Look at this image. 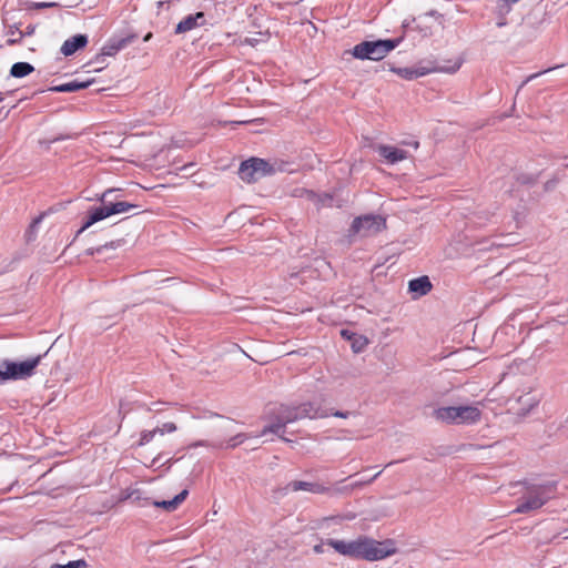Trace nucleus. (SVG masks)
<instances>
[{
  "instance_id": "obj_1",
  "label": "nucleus",
  "mask_w": 568,
  "mask_h": 568,
  "mask_svg": "<svg viewBox=\"0 0 568 568\" xmlns=\"http://www.w3.org/2000/svg\"><path fill=\"white\" fill-rule=\"evenodd\" d=\"M116 190L109 189L103 192L101 196V201L103 205L98 207H92L88 211L87 220L84 221L81 229L77 232L75 236H79L87 229L92 226L93 224L111 216L114 214H121L130 211L131 209H136L135 204H131L129 202L119 201V202H109L108 199L114 193Z\"/></svg>"
},
{
  "instance_id": "obj_2",
  "label": "nucleus",
  "mask_w": 568,
  "mask_h": 568,
  "mask_svg": "<svg viewBox=\"0 0 568 568\" xmlns=\"http://www.w3.org/2000/svg\"><path fill=\"white\" fill-rule=\"evenodd\" d=\"M433 415L448 425H474L481 418V412L476 405L438 407Z\"/></svg>"
},
{
  "instance_id": "obj_3",
  "label": "nucleus",
  "mask_w": 568,
  "mask_h": 568,
  "mask_svg": "<svg viewBox=\"0 0 568 568\" xmlns=\"http://www.w3.org/2000/svg\"><path fill=\"white\" fill-rule=\"evenodd\" d=\"M45 355L47 353L40 354L22 362L10 359L0 361V384L7 381H20L33 376L36 368Z\"/></svg>"
},
{
  "instance_id": "obj_4",
  "label": "nucleus",
  "mask_w": 568,
  "mask_h": 568,
  "mask_svg": "<svg viewBox=\"0 0 568 568\" xmlns=\"http://www.w3.org/2000/svg\"><path fill=\"white\" fill-rule=\"evenodd\" d=\"M400 42V38L363 41L353 48V55L359 60L379 61L396 49Z\"/></svg>"
},
{
  "instance_id": "obj_5",
  "label": "nucleus",
  "mask_w": 568,
  "mask_h": 568,
  "mask_svg": "<svg viewBox=\"0 0 568 568\" xmlns=\"http://www.w3.org/2000/svg\"><path fill=\"white\" fill-rule=\"evenodd\" d=\"M554 493L550 484L528 486L525 494L518 499L517 507L513 510L516 514H526L541 508Z\"/></svg>"
},
{
  "instance_id": "obj_6",
  "label": "nucleus",
  "mask_w": 568,
  "mask_h": 568,
  "mask_svg": "<svg viewBox=\"0 0 568 568\" xmlns=\"http://www.w3.org/2000/svg\"><path fill=\"white\" fill-rule=\"evenodd\" d=\"M274 173L273 165L260 158H251L243 161L239 168V176L242 181L252 183Z\"/></svg>"
},
{
  "instance_id": "obj_7",
  "label": "nucleus",
  "mask_w": 568,
  "mask_h": 568,
  "mask_svg": "<svg viewBox=\"0 0 568 568\" xmlns=\"http://www.w3.org/2000/svg\"><path fill=\"white\" fill-rule=\"evenodd\" d=\"M386 227V220L381 215L367 214L353 220L349 227V236H369Z\"/></svg>"
},
{
  "instance_id": "obj_8",
  "label": "nucleus",
  "mask_w": 568,
  "mask_h": 568,
  "mask_svg": "<svg viewBox=\"0 0 568 568\" xmlns=\"http://www.w3.org/2000/svg\"><path fill=\"white\" fill-rule=\"evenodd\" d=\"M463 64L462 59H456L454 62L445 65H436L433 69L427 68H400L397 70V74L405 80H415L417 78L429 74L430 72H443L453 74L457 72Z\"/></svg>"
},
{
  "instance_id": "obj_9",
  "label": "nucleus",
  "mask_w": 568,
  "mask_h": 568,
  "mask_svg": "<svg viewBox=\"0 0 568 568\" xmlns=\"http://www.w3.org/2000/svg\"><path fill=\"white\" fill-rule=\"evenodd\" d=\"M287 410L286 422H296L303 418H324L328 416V412L321 407L317 403H303L300 406L288 407L285 406Z\"/></svg>"
},
{
  "instance_id": "obj_10",
  "label": "nucleus",
  "mask_w": 568,
  "mask_h": 568,
  "mask_svg": "<svg viewBox=\"0 0 568 568\" xmlns=\"http://www.w3.org/2000/svg\"><path fill=\"white\" fill-rule=\"evenodd\" d=\"M395 552L394 548H388L384 542L368 538H362L359 559L376 561L384 559Z\"/></svg>"
},
{
  "instance_id": "obj_11",
  "label": "nucleus",
  "mask_w": 568,
  "mask_h": 568,
  "mask_svg": "<svg viewBox=\"0 0 568 568\" xmlns=\"http://www.w3.org/2000/svg\"><path fill=\"white\" fill-rule=\"evenodd\" d=\"M187 495H189V490L183 489L181 493L175 495L170 500L158 501V500H151L148 497H145V498H140V496L134 497V493L129 495L128 498H132L134 501L138 503L139 506H142V507L154 506V507L163 508L168 513H171V511H174L175 509H178V507L186 499Z\"/></svg>"
},
{
  "instance_id": "obj_12",
  "label": "nucleus",
  "mask_w": 568,
  "mask_h": 568,
  "mask_svg": "<svg viewBox=\"0 0 568 568\" xmlns=\"http://www.w3.org/2000/svg\"><path fill=\"white\" fill-rule=\"evenodd\" d=\"M308 491L315 495H328L332 496V486H327L321 483H312L304 480H293L285 487L278 489L281 495H286L288 491Z\"/></svg>"
},
{
  "instance_id": "obj_13",
  "label": "nucleus",
  "mask_w": 568,
  "mask_h": 568,
  "mask_svg": "<svg viewBox=\"0 0 568 568\" xmlns=\"http://www.w3.org/2000/svg\"><path fill=\"white\" fill-rule=\"evenodd\" d=\"M361 544L362 538L351 541L338 539H329L327 541V545L331 546L338 554L357 559H359L361 556Z\"/></svg>"
},
{
  "instance_id": "obj_14",
  "label": "nucleus",
  "mask_w": 568,
  "mask_h": 568,
  "mask_svg": "<svg viewBox=\"0 0 568 568\" xmlns=\"http://www.w3.org/2000/svg\"><path fill=\"white\" fill-rule=\"evenodd\" d=\"M134 39V36H128L120 39H111L101 49V53L97 55V60L100 61L102 57H114L119 51L129 45Z\"/></svg>"
},
{
  "instance_id": "obj_15",
  "label": "nucleus",
  "mask_w": 568,
  "mask_h": 568,
  "mask_svg": "<svg viewBox=\"0 0 568 568\" xmlns=\"http://www.w3.org/2000/svg\"><path fill=\"white\" fill-rule=\"evenodd\" d=\"M286 417H287V410L285 409V407H282L278 416L276 417V420L273 422L272 424L265 426L261 432V436H265L266 434L272 433V434L277 435L281 439H283L285 442H290L287 438H285L283 436V434L285 432V426L287 424L292 423V422H286Z\"/></svg>"
},
{
  "instance_id": "obj_16",
  "label": "nucleus",
  "mask_w": 568,
  "mask_h": 568,
  "mask_svg": "<svg viewBox=\"0 0 568 568\" xmlns=\"http://www.w3.org/2000/svg\"><path fill=\"white\" fill-rule=\"evenodd\" d=\"M88 36L85 34H75L73 37L68 38L63 44L61 45L60 52L64 57H70L74 54L78 50L84 48L88 44Z\"/></svg>"
},
{
  "instance_id": "obj_17",
  "label": "nucleus",
  "mask_w": 568,
  "mask_h": 568,
  "mask_svg": "<svg viewBox=\"0 0 568 568\" xmlns=\"http://www.w3.org/2000/svg\"><path fill=\"white\" fill-rule=\"evenodd\" d=\"M432 288L433 284L429 277L426 275L413 278L408 282V290L413 294L414 298H418L428 294Z\"/></svg>"
},
{
  "instance_id": "obj_18",
  "label": "nucleus",
  "mask_w": 568,
  "mask_h": 568,
  "mask_svg": "<svg viewBox=\"0 0 568 568\" xmlns=\"http://www.w3.org/2000/svg\"><path fill=\"white\" fill-rule=\"evenodd\" d=\"M377 152L389 164H395L397 162H400V161L407 159V156H408L407 151L392 146V145H385V144L379 145L377 148Z\"/></svg>"
},
{
  "instance_id": "obj_19",
  "label": "nucleus",
  "mask_w": 568,
  "mask_h": 568,
  "mask_svg": "<svg viewBox=\"0 0 568 568\" xmlns=\"http://www.w3.org/2000/svg\"><path fill=\"white\" fill-rule=\"evenodd\" d=\"M381 474H382V471H378L377 474H375L369 479H362V480L352 481L348 485L332 486V488H333L332 496L348 495L353 490L359 489V488H362V487L373 483Z\"/></svg>"
},
{
  "instance_id": "obj_20",
  "label": "nucleus",
  "mask_w": 568,
  "mask_h": 568,
  "mask_svg": "<svg viewBox=\"0 0 568 568\" xmlns=\"http://www.w3.org/2000/svg\"><path fill=\"white\" fill-rule=\"evenodd\" d=\"M92 82H93L92 80H88V81L73 80V81H70V82H67V83H62V84H58V85L51 87L49 89V91H52V92H75V91L89 88Z\"/></svg>"
},
{
  "instance_id": "obj_21",
  "label": "nucleus",
  "mask_w": 568,
  "mask_h": 568,
  "mask_svg": "<svg viewBox=\"0 0 568 568\" xmlns=\"http://www.w3.org/2000/svg\"><path fill=\"white\" fill-rule=\"evenodd\" d=\"M203 18H204L203 12H197L195 14L186 16L184 19H182L178 23V26L175 28V33H185L187 31L193 30L194 28H196L199 26L197 21Z\"/></svg>"
},
{
  "instance_id": "obj_22",
  "label": "nucleus",
  "mask_w": 568,
  "mask_h": 568,
  "mask_svg": "<svg viewBox=\"0 0 568 568\" xmlns=\"http://www.w3.org/2000/svg\"><path fill=\"white\" fill-rule=\"evenodd\" d=\"M34 68L29 62H16L10 69V75L13 78H24L32 73Z\"/></svg>"
},
{
  "instance_id": "obj_23",
  "label": "nucleus",
  "mask_w": 568,
  "mask_h": 568,
  "mask_svg": "<svg viewBox=\"0 0 568 568\" xmlns=\"http://www.w3.org/2000/svg\"><path fill=\"white\" fill-rule=\"evenodd\" d=\"M247 438V436L245 434H237L233 437H231L225 444H220V447L221 448H234L239 445H241L242 443H244V440Z\"/></svg>"
},
{
  "instance_id": "obj_24",
  "label": "nucleus",
  "mask_w": 568,
  "mask_h": 568,
  "mask_svg": "<svg viewBox=\"0 0 568 568\" xmlns=\"http://www.w3.org/2000/svg\"><path fill=\"white\" fill-rule=\"evenodd\" d=\"M156 434L158 430H155V428L152 430H143L140 436L139 446H144L149 444Z\"/></svg>"
},
{
  "instance_id": "obj_25",
  "label": "nucleus",
  "mask_w": 568,
  "mask_h": 568,
  "mask_svg": "<svg viewBox=\"0 0 568 568\" xmlns=\"http://www.w3.org/2000/svg\"><path fill=\"white\" fill-rule=\"evenodd\" d=\"M155 430H158V434L160 435L174 433L176 430V425L174 423L168 422L164 423L161 427H156Z\"/></svg>"
},
{
  "instance_id": "obj_26",
  "label": "nucleus",
  "mask_w": 568,
  "mask_h": 568,
  "mask_svg": "<svg viewBox=\"0 0 568 568\" xmlns=\"http://www.w3.org/2000/svg\"><path fill=\"white\" fill-rule=\"evenodd\" d=\"M114 247H115L114 242H111V243H108V244H104V245H101L98 247H90L85 251V254L92 256L94 254L101 253L104 248H114Z\"/></svg>"
},
{
  "instance_id": "obj_27",
  "label": "nucleus",
  "mask_w": 568,
  "mask_h": 568,
  "mask_svg": "<svg viewBox=\"0 0 568 568\" xmlns=\"http://www.w3.org/2000/svg\"><path fill=\"white\" fill-rule=\"evenodd\" d=\"M88 566L84 559L71 560L64 565V568H85Z\"/></svg>"
},
{
  "instance_id": "obj_28",
  "label": "nucleus",
  "mask_w": 568,
  "mask_h": 568,
  "mask_svg": "<svg viewBox=\"0 0 568 568\" xmlns=\"http://www.w3.org/2000/svg\"><path fill=\"white\" fill-rule=\"evenodd\" d=\"M58 6L55 2H36L34 8L37 9H44V8H52Z\"/></svg>"
},
{
  "instance_id": "obj_29",
  "label": "nucleus",
  "mask_w": 568,
  "mask_h": 568,
  "mask_svg": "<svg viewBox=\"0 0 568 568\" xmlns=\"http://www.w3.org/2000/svg\"><path fill=\"white\" fill-rule=\"evenodd\" d=\"M329 415H333V416L339 417V418H347L351 415V413L349 412L335 410V412L328 413V416Z\"/></svg>"
},
{
  "instance_id": "obj_30",
  "label": "nucleus",
  "mask_w": 568,
  "mask_h": 568,
  "mask_svg": "<svg viewBox=\"0 0 568 568\" xmlns=\"http://www.w3.org/2000/svg\"><path fill=\"white\" fill-rule=\"evenodd\" d=\"M332 196L328 194H324L322 197L318 199V201L322 203V205H326L329 202H332Z\"/></svg>"
},
{
  "instance_id": "obj_31",
  "label": "nucleus",
  "mask_w": 568,
  "mask_h": 568,
  "mask_svg": "<svg viewBox=\"0 0 568 568\" xmlns=\"http://www.w3.org/2000/svg\"><path fill=\"white\" fill-rule=\"evenodd\" d=\"M549 70H550V69L545 70V71H542V73L548 72ZM540 74H541V72L534 73V74L529 75V77L526 79V81L524 82V84H526V83H528L529 81H531V80L536 79V78H537V77H539Z\"/></svg>"
},
{
  "instance_id": "obj_32",
  "label": "nucleus",
  "mask_w": 568,
  "mask_h": 568,
  "mask_svg": "<svg viewBox=\"0 0 568 568\" xmlns=\"http://www.w3.org/2000/svg\"><path fill=\"white\" fill-rule=\"evenodd\" d=\"M42 221V216H38L37 219L33 220L32 224L30 225V229H36Z\"/></svg>"
},
{
  "instance_id": "obj_33",
  "label": "nucleus",
  "mask_w": 568,
  "mask_h": 568,
  "mask_svg": "<svg viewBox=\"0 0 568 568\" xmlns=\"http://www.w3.org/2000/svg\"><path fill=\"white\" fill-rule=\"evenodd\" d=\"M33 32H34V27L33 26H28L27 30L24 32V36H31V34H33Z\"/></svg>"
},
{
  "instance_id": "obj_34",
  "label": "nucleus",
  "mask_w": 568,
  "mask_h": 568,
  "mask_svg": "<svg viewBox=\"0 0 568 568\" xmlns=\"http://www.w3.org/2000/svg\"><path fill=\"white\" fill-rule=\"evenodd\" d=\"M352 335H353V334H351V333H349L348 331H346V329H343V331H342V336H344V337H345V338H347V339H351V336H352Z\"/></svg>"
},
{
  "instance_id": "obj_35",
  "label": "nucleus",
  "mask_w": 568,
  "mask_h": 568,
  "mask_svg": "<svg viewBox=\"0 0 568 568\" xmlns=\"http://www.w3.org/2000/svg\"><path fill=\"white\" fill-rule=\"evenodd\" d=\"M193 446H194V447H197V446H205V442L200 440V442H197V443L193 444Z\"/></svg>"
},
{
  "instance_id": "obj_36",
  "label": "nucleus",
  "mask_w": 568,
  "mask_h": 568,
  "mask_svg": "<svg viewBox=\"0 0 568 568\" xmlns=\"http://www.w3.org/2000/svg\"><path fill=\"white\" fill-rule=\"evenodd\" d=\"M50 568H64V565L55 564V565H52Z\"/></svg>"
},
{
  "instance_id": "obj_37",
  "label": "nucleus",
  "mask_w": 568,
  "mask_h": 568,
  "mask_svg": "<svg viewBox=\"0 0 568 568\" xmlns=\"http://www.w3.org/2000/svg\"><path fill=\"white\" fill-rule=\"evenodd\" d=\"M352 347L355 349V352H359L361 351V347H356V344H352Z\"/></svg>"
},
{
  "instance_id": "obj_38",
  "label": "nucleus",
  "mask_w": 568,
  "mask_h": 568,
  "mask_svg": "<svg viewBox=\"0 0 568 568\" xmlns=\"http://www.w3.org/2000/svg\"><path fill=\"white\" fill-rule=\"evenodd\" d=\"M346 481V478H343V480L338 481L335 486H343L342 483Z\"/></svg>"
},
{
  "instance_id": "obj_39",
  "label": "nucleus",
  "mask_w": 568,
  "mask_h": 568,
  "mask_svg": "<svg viewBox=\"0 0 568 568\" xmlns=\"http://www.w3.org/2000/svg\"><path fill=\"white\" fill-rule=\"evenodd\" d=\"M314 550H315L316 552H320V551H321V547H320V546H315Z\"/></svg>"
},
{
  "instance_id": "obj_40",
  "label": "nucleus",
  "mask_w": 568,
  "mask_h": 568,
  "mask_svg": "<svg viewBox=\"0 0 568 568\" xmlns=\"http://www.w3.org/2000/svg\"><path fill=\"white\" fill-rule=\"evenodd\" d=\"M150 37H151V33H149L148 36H145L144 41H148V40L150 39Z\"/></svg>"
},
{
  "instance_id": "obj_41",
  "label": "nucleus",
  "mask_w": 568,
  "mask_h": 568,
  "mask_svg": "<svg viewBox=\"0 0 568 568\" xmlns=\"http://www.w3.org/2000/svg\"><path fill=\"white\" fill-rule=\"evenodd\" d=\"M505 23L504 22H498L497 26L498 27H503Z\"/></svg>"
},
{
  "instance_id": "obj_42",
  "label": "nucleus",
  "mask_w": 568,
  "mask_h": 568,
  "mask_svg": "<svg viewBox=\"0 0 568 568\" xmlns=\"http://www.w3.org/2000/svg\"><path fill=\"white\" fill-rule=\"evenodd\" d=\"M3 101V97H2V93L0 92V102Z\"/></svg>"
},
{
  "instance_id": "obj_43",
  "label": "nucleus",
  "mask_w": 568,
  "mask_h": 568,
  "mask_svg": "<svg viewBox=\"0 0 568 568\" xmlns=\"http://www.w3.org/2000/svg\"><path fill=\"white\" fill-rule=\"evenodd\" d=\"M234 124H243L244 122L243 121H240V122H233Z\"/></svg>"
},
{
  "instance_id": "obj_44",
  "label": "nucleus",
  "mask_w": 568,
  "mask_h": 568,
  "mask_svg": "<svg viewBox=\"0 0 568 568\" xmlns=\"http://www.w3.org/2000/svg\"><path fill=\"white\" fill-rule=\"evenodd\" d=\"M418 145H419V143H418V142H415V143H414V146H415V148H418Z\"/></svg>"
}]
</instances>
